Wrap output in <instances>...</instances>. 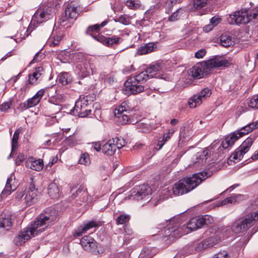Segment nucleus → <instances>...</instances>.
<instances>
[{
	"instance_id": "obj_62",
	"label": "nucleus",
	"mask_w": 258,
	"mask_h": 258,
	"mask_svg": "<svg viewBox=\"0 0 258 258\" xmlns=\"http://www.w3.org/2000/svg\"><path fill=\"white\" fill-rule=\"evenodd\" d=\"M249 15L250 16V20L252 19H256L258 16V8L253 12H249Z\"/></svg>"
},
{
	"instance_id": "obj_24",
	"label": "nucleus",
	"mask_w": 258,
	"mask_h": 258,
	"mask_svg": "<svg viewBox=\"0 0 258 258\" xmlns=\"http://www.w3.org/2000/svg\"><path fill=\"white\" fill-rule=\"evenodd\" d=\"M12 225L11 216L9 213H3L0 215V227L9 229Z\"/></svg>"
},
{
	"instance_id": "obj_19",
	"label": "nucleus",
	"mask_w": 258,
	"mask_h": 258,
	"mask_svg": "<svg viewBox=\"0 0 258 258\" xmlns=\"http://www.w3.org/2000/svg\"><path fill=\"white\" fill-rule=\"evenodd\" d=\"M72 196L73 198H77V201L80 202V204L87 202L90 199L87 189L83 186H80Z\"/></svg>"
},
{
	"instance_id": "obj_5",
	"label": "nucleus",
	"mask_w": 258,
	"mask_h": 258,
	"mask_svg": "<svg viewBox=\"0 0 258 258\" xmlns=\"http://www.w3.org/2000/svg\"><path fill=\"white\" fill-rule=\"evenodd\" d=\"M258 220V212H253L236 220L232 224L231 230L239 233L248 229Z\"/></svg>"
},
{
	"instance_id": "obj_22",
	"label": "nucleus",
	"mask_w": 258,
	"mask_h": 258,
	"mask_svg": "<svg viewBox=\"0 0 258 258\" xmlns=\"http://www.w3.org/2000/svg\"><path fill=\"white\" fill-rule=\"evenodd\" d=\"M43 162L42 160H35L33 158H30L26 162V166L32 170L39 171L43 167Z\"/></svg>"
},
{
	"instance_id": "obj_3",
	"label": "nucleus",
	"mask_w": 258,
	"mask_h": 258,
	"mask_svg": "<svg viewBox=\"0 0 258 258\" xmlns=\"http://www.w3.org/2000/svg\"><path fill=\"white\" fill-rule=\"evenodd\" d=\"M177 219L172 218L170 220L169 224L164 227L163 230H162L159 232H160L159 235L163 237L170 236L175 238H178L181 235L196 230L202 227L201 222H200V218L197 216L191 218L187 225L180 226V224L178 221L175 223V220Z\"/></svg>"
},
{
	"instance_id": "obj_17",
	"label": "nucleus",
	"mask_w": 258,
	"mask_h": 258,
	"mask_svg": "<svg viewBox=\"0 0 258 258\" xmlns=\"http://www.w3.org/2000/svg\"><path fill=\"white\" fill-rule=\"evenodd\" d=\"M126 91H129L131 94H136L143 92L144 87L141 83L132 80V77L127 79L124 84Z\"/></svg>"
},
{
	"instance_id": "obj_36",
	"label": "nucleus",
	"mask_w": 258,
	"mask_h": 258,
	"mask_svg": "<svg viewBox=\"0 0 258 258\" xmlns=\"http://www.w3.org/2000/svg\"><path fill=\"white\" fill-rule=\"evenodd\" d=\"M83 64L84 67L86 69V72L84 73L85 75H90V74L96 73V68L93 63L86 62Z\"/></svg>"
},
{
	"instance_id": "obj_20",
	"label": "nucleus",
	"mask_w": 258,
	"mask_h": 258,
	"mask_svg": "<svg viewBox=\"0 0 258 258\" xmlns=\"http://www.w3.org/2000/svg\"><path fill=\"white\" fill-rule=\"evenodd\" d=\"M157 49V43L150 42L139 47L137 49V53L139 55L146 54L156 51Z\"/></svg>"
},
{
	"instance_id": "obj_2",
	"label": "nucleus",
	"mask_w": 258,
	"mask_h": 258,
	"mask_svg": "<svg viewBox=\"0 0 258 258\" xmlns=\"http://www.w3.org/2000/svg\"><path fill=\"white\" fill-rule=\"evenodd\" d=\"M230 62L222 56H216L209 60L198 63L187 71L190 79H200L210 73L212 69L226 67Z\"/></svg>"
},
{
	"instance_id": "obj_16",
	"label": "nucleus",
	"mask_w": 258,
	"mask_h": 258,
	"mask_svg": "<svg viewBox=\"0 0 258 258\" xmlns=\"http://www.w3.org/2000/svg\"><path fill=\"white\" fill-rule=\"evenodd\" d=\"M95 40L109 47H113L120 44L122 41L121 38L115 35H113L110 37H107L100 34L95 37Z\"/></svg>"
},
{
	"instance_id": "obj_38",
	"label": "nucleus",
	"mask_w": 258,
	"mask_h": 258,
	"mask_svg": "<svg viewBox=\"0 0 258 258\" xmlns=\"http://www.w3.org/2000/svg\"><path fill=\"white\" fill-rule=\"evenodd\" d=\"M200 218V222H201L202 227L204 225H208L213 223V218L210 215H204L203 216H199Z\"/></svg>"
},
{
	"instance_id": "obj_9",
	"label": "nucleus",
	"mask_w": 258,
	"mask_h": 258,
	"mask_svg": "<svg viewBox=\"0 0 258 258\" xmlns=\"http://www.w3.org/2000/svg\"><path fill=\"white\" fill-rule=\"evenodd\" d=\"M93 102V97L87 96H80L76 101L74 109L78 113L79 117H85L92 111L91 109L88 108Z\"/></svg>"
},
{
	"instance_id": "obj_29",
	"label": "nucleus",
	"mask_w": 258,
	"mask_h": 258,
	"mask_svg": "<svg viewBox=\"0 0 258 258\" xmlns=\"http://www.w3.org/2000/svg\"><path fill=\"white\" fill-rule=\"evenodd\" d=\"M63 35L62 33H59L56 35L53 34L48 39L47 44L50 46H55L59 44L62 39Z\"/></svg>"
},
{
	"instance_id": "obj_49",
	"label": "nucleus",
	"mask_w": 258,
	"mask_h": 258,
	"mask_svg": "<svg viewBox=\"0 0 258 258\" xmlns=\"http://www.w3.org/2000/svg\"><path fill=\"white\" fill-rule=\"evenodd\" d=\"M44 57L43 53H42L40 51L38 52L34 55L33 59L30 62V65L31 64L35 63L36 62H38L41 60Z\"/></svg>"
},
{
	"instance_id": "obj_53",
	"label": "nucleus",
	"mask_w": 258,
	"mask_h": 258,
	"mask_svg": "<svg viewBox=\"0 0 258 258\" xmlns=\"http://www.w3.org/2000/svg\"><path fill=\"white\" fill-rule=\"evenodd\" d=\"M211 154V149L210 148H207L205 150H204L202 154L200 155V157L202 158L203 160L204 159L206 160Z\"/></svg>"
},
{
	"instance_id": "obj_1",
	"label": "nucleus",
	"mask_w": 258,
	"mask_h": 258,
	"mask_svg": "<svg viewBox=\"0 0 258 258\" xmlns=\"http://www.w3.org/2000/svg\"><path fill=\"white\" fill-rule=\"evenodd\" d=\"M58 217L57 212L52 209H47L45 212L38 217L26 228H23L14 239V243L20 246L32 237L41 233L49 225L53 224Z\"/></svg>"
},
{
	"instance_id": "obj_39",
	"label": "nucleus",
	"mask_w": 258,
	"mask_h": 258,
	"mask_svg": "<svg viewBox=\"0 0 258 258\" xmlns=\"http://www.w3.org/2000/svg\"><path fill=\"white\" fill-rule=\"evenodd\" d=\"M125 5L130 9L136 10L141 6L139 0H127Z\"/></svg>"
},
{
	"instance_id": "obj_15",
	"label": "nucleus",
	"mask_w": 258,
	"mask_h": 258,
	"mask_svg": "<svg viewBox=\"0 0 258 258\" xmlns=\"http://www.w3.org/2000/svg\"><path fill=\"white\" fill-rule=\"evenodd\" d=\"M44 93L45 91L44 89L40 90L33 97L21 103L20 104V108L22 110H24L36 106L39 102Z\"/></svg>"
},
{
	"instance_id": "obj_58",
	"label": "nucleus",
	"mask_w": 258,
	"mask_h": 258,
	"mask_svg": "<svg viewBox=\"0 0 258 258\" xmlns=\"http://www.w3.org/2000/svg\"><path fill=\"white\" fill-rule=\"evenodd\" d=\"M221 19L218 18L213 17L210 20V24H211L214 27L216 26L219 23Z\"/></svg>"
},
{
	"instance_id": "obj_18",
	"label": "nucleus",
	"mask_w": 258,
	"mask_h": 258,
	"mask_svg": "<svg viewBox=\"0 0 258 258\" xmlns=\"http://www.w3.org/2000/svg\"><path fill=\"white\" fill-rule=\"evenodd\" d=\"M100 226V222L95 220H91L84 223L83 225L79 226L74 233L76 237L80 236L85 233L88 230L94 227Z\"/></svg>"
},
{
	"instance_id": "obj_35",
	"label": "nucleus",
	"mask_w": 258,
	"mask_h": 258,
	"mask_svg": "<svg viewBox=\"0 0 258 258\" xmlns=\"http://www.w3.org/2000/svg\"><path fill=\"white\" fill-rule=\"evenodd\" d=\"M185 12V10L183 8H179L176 12H174L171 15L168 17V21L170 22H174L178 20L181 15Z\"/></svg>"
},
{
	"instance_id": "obj_25",
	"label": "nucleus",
	"mask_w": 258,
	"mask_h": 258,
	"mask_svg": "<svg viewBox=\"0 0 258 258\" xmlns=\"http://www.w3.org/2000/svg\"><path fill=\"white\" fill-rule=\"evenodd\" d=\"M44 72L43 68L42 67H39L36 68L34 72L29 75V78L28 80V84H37V80L42 75Z\"/></svg>"
},
{
	"instance_id": "obj_32",
	"label": "nucleus",
	"mask_w": 258,
	"mask_h": 258,
	"mask_svg": "<svg viewBox=\"0 0 258 258\" xmlns=\"http://www.w3.org/2000/svg\"><path fill=\"white\" fill-rule=\"evenodd\" d=\"M203 101L200 96L197 94L191 97L188 101V104L190 108H196L200 106Z\"/></svg>"
},
{
	"instance_id": "obj_55",
	"label": "nucleus",
	"mask_w": 258,
	"mask_h": 258,
	"mask_svg": "<svg viewBox=\"0 0 258 258\" xmlns=\"http://www.w3.org/2000/svg\"><path fill=\"white\" fill-rule=\"evenodd\" d=\"M206 53L205 49H201L195 53V56L197 58H202L205 55Z\"/></svg>"
},
{
	"instance_id": "obj_7",
	"label": "nucleus",
	"mask_w": 258,
	"mask_h": 258,
	"mask_svg": "<svg viewBox=\"0 0 258 258\" xmlns=\"http://www.w3.org/2000/svg\"><path fill=\"white\" fill-rule=\"evenodd\" d=\"M80 11V8L74 3H69L66 8L65 16L58 20L60 25L66 28L71 27L73 24V21L70 20H75Z\"/></svg>"
},
{
	"instance_id": "obj_57",
	"label": "nucleus",
	"mask_w": 258,
	"mask_h": 258,
	"mask_svg": "<svg viewBox=\"0 0 258 258\" xmlns=\"http://www.w3.org/2000/svg\"><path fill=\"white\" fill-rule=\"evenodd\" d=\"M58 160V158L57 156H53L50 159V161L49 162V163H48V164L46 165V166H49V167H51L54 163H56V162Z\"/></svg>"
},
{
	"instance_id": "obj_44",
	"label": "nucleus",
	"mask_w": 258,
	"mask_h": 258,
	"mask_svg": "<svg viewBox=\"0 0 258 258\" xmlns=\"http://www.w3.org/2000/svg\"><path fill=\"white\" fill-rule=\"evenodd\" d=\"M248 105L252 109H258V94L253 96L249 99Z\"/></svg>"
},
{
	"instance_id": "obj_34",
	"label": "nucleus",
	"mask_w": 258,
	"mask_h": 258,
	"mask_svg": "<svg viewBox=\"0 0 258 258\" xmlns=\"http://www.w3.org/2000/svg\"><path fill=\"white\" fill-rule=\"evenodd\" d=\"M220 240V238L217 235H214L211 237H210L204 241L206 243L208 248L211 247L218 243Z\"/></svg>"
},
{
	"instance_id": "obj_43",
	"label": "nucleus",
	"mask_w": 258,
	"mask_h": 258,
	"mask_svg": "<svg viewBox=\"0 0 258 258\" xmlns=\"http://www.w3.org/2000/svg\"><path fill=\"white\" fill-rule=\"evenodd\" d=\"M112 140L114 141L115 149H120L125 145L126 142L123 139L119 138H115L112 139Z\"/></svg>"
},
{
	"instance_id": "obj_11",
	"label": "nucleus",
	"mask_w": 258,
	"mask_h": 258,
	"mask_svg": "<svg viewBox=\"0 0 258 258\" xmlns=\"http://www.w3.org/2000/svg\"><path fill=\"white\" fill-rule=\"evenodd\" d=\"M151 189L148 185L142 184L133 188L131 191L130 199L136 200L149 201Z\"/></svg>"
},
{
	"instance_id": "obj_13",
	"label": "nucleus",
	"mask_w": 258,
	"mask_h": 258,
	"mask_svg": "<svg viewBox=\"0 0 258 258\" xmlns=\"http://www.w3.org/2000/svg\"><path fill=\"white\" fill-rule=\"evenodd\" d=\"M254 139L251 137L247 138L231 156L234 160H240L244 154L247 153L252 145Z\"/></svg>"
},
{
	"instance_id": "obj_61",
	"label": "nucleus",
	"mask_w": 258,
	"mask_h": 258,
	"mask_svg": "<svg viewBox=\"0 0 258 258\" xmlns=\"http://www.w3.org/2000/svg\"><path fill=\"white\" fill-rule=\"evenodd\" d=\"M24 158L22 155H18L16 159L15 163L17 165H20L24 161Z\"/></svg>"
},
{
	"instance_id": "obj_33",
	"label": "nucleus",
	"mask_w": 258,
	"mask_h": 258,
	"mask_svg": "<svg viewBox=\"0 0 258 258\" xmlns=\"http://www.w3.org/2000/svg\"><path fill=\"white\" fill-rule=\"evenodd\" d=\"M220 41L222 46L227 47L233 43L232 37L227 34H222L220 37Z\"/></svg>"
},
{
	"instance_id": "obj_21",
	"label": "nucleus",
	"mask_w": 258,
	"mask_h": 258,
	"mask_svg": "<svg viewBox=\"0 0 258 258\" xmlns=\"http://www.w3.org/2000/svg\"><path fill=\"white\" fill-rule=\"evenodd\" d=\"M108 23V21L105 20L103 21L100 24H95L90 26L88 27L86 30V33L93 37L95 39V37L97 36L101 29L104 27Z\"/></svg>"
},
{
	"instance_id": "obj_12",
	"label": "nucleus",
	"mask_w": 258,
	"mask_h": 258,
	"mask_svg": "<svg viewBox=\"0 0 258 258\" xmlns=\"http://www.w3.org/2000/svg\"><path fill=\"white\" fill-rule=\"evenodd\" d=\"M80 244L84 250L93 254H98L102 251L96 241L89 235L83 237L80 240Z\"/></svg>"
},
{
	"instance_id": "obj_45",
	"label": "nucleus",
	"mask_w": 258,
	"mask_h": 258,
	"mask_svg": "<svg viewBox=\"0 0 258 258\" xmlns=\"http://www.w3.org/2000/svg\"><path fill=\"white\" fill-rule=\"evenodd\" d=\"M116 22H119L123 25H127L130 24L129 17L125 15H122L114 19Z\"/></svg>"
},
{
	"instance_id": "obj_60",
	"label": "nucleus",
	"mask_w": 258,
	"mask_h": 258,
	"mask_svg": "<svg viewBox=\"0 0 258 258\" xmlns=\"http://www.w3.org/2000/svg\"><path fill=\"white\" fill-rule=\"evenodd\" d=\"M92 148L97 152H99L101 149V144L99 142H95L92 143Z\"/></svg>"
},
{
	"instance_id": "obj_64",
	"label": "nucleus",
	"mask_w": 258,
	"mask_h": 258,
	"mask_svg": "<svg viewBox=\"0 0 258 258\" xmlns=\"http://www.w3.org/2000/svg\"><path fill=\"white\" fill-rule=\"evenodd\" d=\"M27 191H32L33 192L37 194V189L35 188V186L32 181L31 182Z\"/></svg>"
},
{
	"instance_id": "obj_59",
	"label": "nucleus",
	"mask_w": 258,
	"mask_h": 258,
	"mask_svg": "<svg viewBox=\"0 0 258 258\" xmlns=\"http://www.w3.org/2000/svg\"><path fill=\"white\" fill-rule=\"evenodd\" d=\"M80 68H78L80 70V72L79 73L80 74V75L83 78L88 76V75H85V73H84L86 72L85 71L86 69L84 67L83 63V64H80Z\"/></svg>"
},
{
	"instance_id": "obj_30",
	"label": "nucleus",
	"mask_w": 258,
	"mask_h": 258,
	"mask_svg": "<svg viewBox=\"0 0 258 258\" xmlns=\"http://www.w3.org/2000/svg\"><path fill=\"white\" fill-rule=\"evenodd\" d=\"M58 83L62 85H67L72 81V77L71 75L67 72L60 73L58 77Z\"/></svg>"
},
{
	"instance_id": "obj_23",
	"label": "nucleus",
	"mask_w": 258,
	"mask_h": 258,
	"mask_svg": "<svg viewBox=\"0 0 258 258\" xmlns=\"http://www.w3.org/2000/svg\"><path fill=\"white\" fill-rule=\"evenodd\" d=\"M12 181L13 175H11L10 177L8 178L5 188L1 194V197L2 199L6 198L8 195H10L11 194L12 191L16 190V186L14 185H12Z\"/></svg>"
},
{
	"instance_id": "obj_8",
	"label": "nucleus",
	"mask_w": 258,
	"mask_h": 258,
	"mask_svg": "<svg viewBox=\"0 0 258 258\" xmlns=\"http://www.w3.org/2000/svg\"><path fill=\"white\" fill-rule=\"evenodd\" d=\"M132 107L128 101H125L116 107L114 111L115 121L118 124L130 123L131 121L128 114L130 113Z\"/></svg>"
},
{
	"instance_id": "obj_46",
	"label": "nucleus",
	"mask_w": 258,
	"mask_h": 258,
	"mask_svg": "<svg viewBox=\"0 0 258 258\" xmlns=\"http://www.w3.org/2000/svg\"><path fill=\"white\" fill-rule=\"evenodd\" d=\"M207 0H193L194 7L196 9H200L207 4Z\"/></svg>"
},
{
	"instance_id": "obj_6",
	"label": "nucleus",
	"mask_w": 258,
	"mask_h": 258,
	"mask_svg": "<svg viewBox=\"0 0 258 258\" xmlns=\"http://www.w3.org/2000/svg\"><path fill=\"white\" fill-rule=\"evenodd\" d=\"M256 127H258V121L255 123H251L242 127L241 129L233 132L227 136L222 143L224 149H227L232 146L239 138L248 134Z\"/></svg>"
},
{
	"instance_id": "obj_54",
	"label": "nucleus",
	"mask_w": 258,
	"mask_h": 258,
	"mask_svg": "<svg viewBox=\"0 0 258 258\" xmlns=\"http://www.w3.org/2000/svg\"><path fill=\"white\" fill-rule=\"evenodd\" d=\"M213 258H229V257L227 251H223L215 254Z\"/></svg>"
},
{
	"instance_id": "obj_48",
	"label": "nucleus",
	"mask_w": 258,
	"mask_h": 258,
	"mask_svg": "<svg viewBox=\"0 0 258 258\" xmlns=\"http://www.w3.org/2000/svg\"><path fill=\"white\" fill-rule=\"evenodd\" d=\"M85 58V55L83 53L79 52L75 53L73 54V59L74 60L78 62H82Z\"/></svg>"
},
{
	"instance_id": "obj_50",
	"label": "nucleus",
	"mask_w": 258,
	"mask_h": 258,
	"mask_svg": "<svg viewBox=\"0 0 258 258\" xmlns=\"http://www.w3.org/2000/svg\"><path fill=\"white\" fill-rule=\"evenodd\" d=\"M167 141L168 140L163 136L159 138L157 143V149L158 150H160Z\"/></svg>"
},
{
	"instance_id": "obj_4",
	"label": "nucleus",
	"mask_w": 258,
	"mask_h": 258,
	"mask_svg": "<svg viewBox=\"0 0 258 258\" xmlns=\"http://www.w3.org/2000/svg\"><path fill=\"white\" fill-rule=\"evenodd\" d=\"M210 176L207 172H203L183 178L174 184L173 192L175 196L186 194L195 188Z\"/></svg>"
},
{
	"instance_id": "obj_26",
	"label": "nucleus",
	"mask_w": 258,
	"mask_h": 258,
	"mask_svg": "<svg viewBox=\"0 0 258 258\" xmlns=\"http://www.w3.org/2000/svg\"><path fill=\"white\" fill-rule=\"evenodd\" d=\"M102 150L104 154L108 156L113 155L116 151L115 149L114 141L112 140V139L108 140L103 146Z\"/></svg>"
},
{
	"instance_id": "obj_37",
	"label": "nucleus",
	"mask_w": 258,
	"mask_h": 258,
	"mask_svg": "<svg viewBox=\"0 0 258 258\" xmlns=\"http://www.w3.org/2000/svg\"><path fill=\"white\" fill-rule=\"evenodd\" d=\"M90 163L91 160L89 154L86 152L81 154L78 163L87 166L90 165Z\"/></svg>"
},
{
	"instance_id": "obj_41",
	"label": "nucleus",
	"mask_w": 258,
	"mask_h": 258,
	"mask_svg": "<svg viewBox=\"0 0 258 258\" xmlns=\"http://www.w3.org/2000/svg\"><path fill=\"white\" fill-rule=\"evenodd\" d=\"M162 68V66L161 63H156L151 64L146 70L150 75H153V73L160 71Z\"/></svg>"
},
{
	"instance_id": "obj_10",
	"label": "nucleus",
	"mask_w": 258,
	"mask_h": 258,
	"mask_svg": "<svg viewBox=\"0 0 258 258\" xmlns=\"http://www.w3.org/2000/svg\"><path fill=\"white\" fill-rule=\"evenodd\" d=\"M250 20V16L249 15V11L247 9L236 11L233 14H230L227 18V21L230 24H246Z\"/></svg>"
},
{
	"instance_id": "obj_27",
	"label": "nucleus",
	"mask_w": 258,
	"mask_h": 258,
	"mask_svg": "<svg viewBox=\"0 0 258 258\" xmlns=\"http://www.w3.org/2000/svg\"><path fill=\"white\" fill-rule=\"evenodd\" d=\"M23 200L27 206H31L37 202V194L32 191H27Z\"/></svg>"
},
{
	"instance_id": "obj_40",
	"label": "nucleus",
	"mask_w": 258,
	"mask_h": 258,
	"mask_svg": "<svg viewBox=\"0 0 258 258\" xmlns=\"http://www.w3.org/2000/svg\"><path fill=\"white\" fill-rule=\"evenodd\" d=\"M130 215L128 214H122L117 217L116 220V223L117 225L125 224L130 221Z\"/></svg>"
},
{
	"instance_id": "obj_63",
	"label": "nucleus",
	"mask_w": 258,
	"mask_h": 258,
	"mask_svg": "<svg viewBox=\"0 0 258 258\" xmlns=\"http://www.w3.org/2000/svg\"><path fill=\"white\" fill-rule=\"evenodd\" d=\"M12 151L11 154L14 152L18 147V142L15 141H11Z\"/></svg>"
},
{
	"instance_id": "obj_31",
	"label": "nucleus",
	"mask_w": 258,
	"mask_h": 258,
	"mask_svg": "<svg viewBox=\"0 0 258 258\" xmlns=\"http://www.w3.org/2000/svg\"><path fill=\"white\" fill-rule=\"evenodd\" d=\"M48 194L52 199H57L59 197V188L55 183H51L48 187Z\"/></svg>"
},
{
	"instance_id": "obj_56",
	"label": "nucleus",
	"mask_w": 258,
	"mask_h": 258,
	"mask_svg": "<svg viewBox=\"0 0 258 258\" xmlns=\"http://www.w3.org/2000/svg\"><path fill=\"white\" fill-rule=\"evenodd\" d=\"M236 202V200L233 197H228L223 200L221 202L222 205H225L229 203H233Z\"/></svg>"
},
{
	"instance_id": "obj_42",
	"label": "nucleus",
	"mask_w": 258,
	"mask_h": 258,
	"mask_svg": "<svg viewBox=\"0 0 258 258\" xmlns=\"http://www.w3.org/2000/svg\"><path fill=\"white\" fill-rule=\"evenodd\" d=\"M211 94V90L208 88L203 89L200 92L197 93L203 101L209 97Z\"/></svg>"
},
{
	"instance_id": "obj_52",
	"label": "nucleus",
	"mask_w": 258,
	"mask_h": 258,
	"mask_svg": "<svg viewBox=\"0 0 258 258\" xmlns=\"http://www.w3.org/2000/svg\"><path fill=\"white\" fill-rule=\"evenodd\" d=\"M12 104V102L11 101L5 102L0 105V110L2 111H6L11 107Z\"/></svg>"
},
{
	"instance_id": "obj_28",
	"label": "nucleus",
	"mask_w": 258,
	"mask_h": 258,
	"mask_svg": "<svg viewBox=\"0 0 258 258\" xmlns=\"http://www.w3.org/2000/svg\"><path fill=\"white\" fill-rule=\"evenodd\" d=\"M152 77H153V75H150L149 73L147 72V70H146V71L141 72L138 75L132 77V80L142 84L148 79Z\"/></svg>"
},
{
	"instance_id": "obj_14",
	"label": "nucleus",
	"mask_w": 258,
	"mask_h": 258,
	"mask_svg": "<svg viewBox=\"0 0 258 258\" xmlns=\"http://www.w3.org/2000/svg\"><path fill=\"white\" fill-rule=\"evenodd\" d=\"M50 19L49 14L42 9H38L32 17L30 25L27 31L31 29L32 26H38L40 24L47 21Z\"/></svg>"
},
{
	"instance_id": "obj_51",
	"label": "nucleus",
	"mask_w": 258,
	"mask_h": 258,
	"mask_svg": "<svg viewBox=\"0 0 258 258\" xmlns=\"http://www.w3.org/2000/svg\"><path fill=\"white\" fill-rule=\"evenodd\" d=\"M207 248L208 246L204 240L198 243L195 246V249L197 251H201Z\"/></svg>"
},
{
	"instance_id": "obj_47",
	"label": "nucleus",
	"mask_w": 258,
	"mask_h": 258,
	"mask_svg": "<svg viewBox=\"0 0 258 258\" xmlns=\"http://www.w3.org/2000/svg\"><path fill=\"white\" fill-rule=\"evenodd\" d=\"M177 0H168L166 2L167 7L166 8V13L169 14L171 12L173 6L176 4Z\"/></svg>"
}]
</instances>
